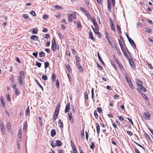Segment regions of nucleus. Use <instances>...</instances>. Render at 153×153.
<instances>
[{
    "label": "nucleus",
    "mask_w": 153,
    "mask_h": 153,
    "mask_svg": "<svg viewBox=\"0 0 153 153\" xmlns=\"http://www.w3.org/2000/svg\"><path fill=\"white\" fill-rule=\"evenodd\" d=\"M62 145V143L59 140H56L55 141V143L53 141H52L51 143V145L53 148H54L56 146H60Z\"/></svg>",
    "instance_id": "obj_1"
},
{
    "label": "nucleus",
    "mask_w": 153,
    "mask_h": 153,
    "mask_svg": "<svg viewBox=\"0 0 153 153\" xmlns=\"http://www.w3.org/2000/svg\"><path fill=\"white\" fill-rule=\"evenodd\" d=\"M128 60L129 62V63L131 67L133 69L135 68V66L132 59V58H131L130 57V58H129L128 59Z\"/></svg>",
    "instance_id": "obj_2"
},
{
    "label": "nucleus",
    "mask_w": 153,
    "mask_h": 153,
    "mask_svg": "<svg viewBox=\"0 0 153 153\" xmlns=\"http://www.w3.org/2000/svg\"><path fill=\"white\" fill-rule=\"evenodd\" d=\"M143 116L146 120H150L151 115L148 112H145Z\"/></svg>",
    "instance_id": "obj_3"
},
{
    "label": "nucleus",
    "mask_w": 153,
    "mask_h": 153,
    "mask_svg": "<svg viewBox=\"0 0 153 153\" xmlns=\"http://www.w3.org/2000/svg\"><path fill=\"white\" fill-rule=\"evenodd\" d=\"M0 127L2 133L3 134H4L5 132V129L4 127L3 124L1 122L0 123Z\"/></svg>",
    "instance_id": "obj_4"
},
{
    "label": "nucleus",
    "mask_w": 153,
    "mask_h": 153,
    "mask_svg": "<svg viewBox=\"0 0 153 153\" xmlns=\"http://www.w3.org/2000/svg\"><path fill=\"white\" fill-rule=\"evenodd\" d=\"M70 104L69 103H68L66 105V108L65 111V113H66L68 112L70 109Z\"/></svg>",
    "instance_id": "obj_5"
},
{
    "label": "nucleus",
    "mask_w": 153,
    "mask_h": 153,
    "mask_svg": "<svg viewBox=\"0 0 153 153\" xmlns=\"http://www.w3.org/2000/svg\"><path fill=\"white\" fill-rule=\"evenodd\" d=\"M61 104L59 102L57 104L56 108H55V112H58L59 113V111L60 109V106Z\"/></svg>",
    "instance_id": "obj_6"
},
{
    "label": "nucleus",
    "mask_w": 153,
    "mask_h": 153,
    "mask_svg": "<svg viewBox=\"0 0 153 153\" xmlns=\"http://www.w3.org/2000/svg\"><path fill=\"white\" fill-rule=\"evenodd\" d=\"M96 129L97 130V134L99 135V133L100 132V127L99 124L98 123H96Z\"/></svg>",
    "instance_id": "obj_7"
},
{
    "label": "nucleus",
    "mask_w": 153,
    "mask_h": 153,
    "mask_svg": "<svg viewBox=\"0 0 153 153\" xmlns=\"http://www.w3.org/2000/svg\"><path fill=\"white\" fill-rule=\"evenodd\" d=\"M59 113L58 112H54V114L53 115V121H54L56 120V118H57L59 114Z\"/></svg>",
    "instance_id": "obj_8"
},
{
    "label": "nucleus",
    "mask_w": 153,
    "mask_h": 153,
    "mask_svg": "<svg viewBox=\"0 0 153 153\" xmlns=\"http://www.w3.org/2000/svg\"><path fill=\"white\" fill-rule=\"evenodd\" d=\"M75 59L76 65L80 64L79 62L80 60V58L78 56H75Z\"/></svg>",
    "instance_id": "obj_9"
},
{
    "label": "nucleus",
    "mask_w": 153,
    "mask_h": 153,
    "mask_svg": "<svg viewBox=\"0 0 153 153\" xmlns=\"http://www.w3.org/2000/svg\"><path fill=\"white\" fill-rule=\"evenodd\" d=\"M22 132V128H19V130H18V137L20 138H21Z\"/></svg>",
    "instance_id": "obj_10"
},
{
    "label": "nucleus",
    "mask_w": 153,
    "mask_h": 153,
    "mask_svg": "<svg viewBox=\"0 0 153 153\" xmlns=\"http://www.w3.org/2000/svg\"><path fill=\"white\" fill-rule=\"evenodd\" d=\"M128 41L132 46H133L135 48H136V46L133 40L131 39H130L129 40H128Z\"/></svg>",
    "instance_id": "obj_11"
},
{
    "label": "nucleus",
    "mask_w": 153,
    "mask_h": 153,
    "mask_svg": "<svg viewBox=\"0 0 153 153\" xmlns=\"http://www.w3.org/2000/svg\"><path fill=\"white\" fill-rule=\"evenodd\" d=\"M89 38L91 39L93 41H95V39L93 36V34L90 31L89 32Z\"/></svg>",
    "instance_id": "obj_12"
},
{
    "label": "nucleus",
    "mask_w": 153,
    "mask_h": 153,
    "mask_svg": "<svg viewBox=\"0 0 153 153\" xmlns=\"http://www.w3.org/2000/svg\"><path fill=\"white\" fill-rule=\"evenodd\" d=\"M135 81L136 82V83L138 87L142 84V82L140 81L139 79H136Z\"/></svg>",
    "instance_id": "obj_13"
},
{
    "label": "nucleus",
    "mask_w": 153,
    "mask_h": 153,
    "mask_svg": "<svg viewBox=\"0 0 153 153\" xmlns=\"http://www.w3.org/2000/svg\"><path fill=\"white\" fill-rule=\"evenodd\" d=\"M108 10L109 11V12L111 11V4L110 2V0H108Z\"/></svg>",
    "instance_id": "obj_14"
},
{
    "label": "nucleus",
    "mask_w": 153,
    "mask_h": 153,
    "mask_svg": "<svg viewBox=\"0 0 153 153\" xmlns=\"http://www.w3.org/2000/svg\"><path fill=\"white\" fill-rule=\"evenodd\" d=\"M92 22H93V23L94 24V25L95 27L96 28H98V26L97 25V22L96 21L95 19H92Z\"/></svg>",
    "instance_id": "obj_15"
},
{
    "label": "nucleus",
    "mask_w": 153,
    "mask_h": 153,
    "mask_svg": "<svg viewBox=\"0 0 153 153\" xmlns=\"http://www.w3.org/2000/svg\"><path fill=\"white\" fill-rule=\"evenodd\" d=\"M27 123L26 122H25L24 123V125H23V131L26 132V131H27Z\"/></svg>",
    "instance_id": "obj_16"
},
{
    "label": "nucleus",
    "mask_w": 153,
    "mask_h": 153,
    "mask_svg": "<svg viewBox=\"0 0 153 153\" xmlns=\"http://www.w3.org/2000/svg\"><path fill=\"white\" fill-rule=\"evenodd\" d=\"M38 37L36 35H32L30 37V38L31 39L33 40H37L38 39Z\"/></svg>",
    "instance_id": "obj_17"
},
{
    "label": "nucleus",
    "mask_w": 153,
    "mask_h": 153,
    "mask_svg": "<svg viewBox=\"0 0 153 153\" xmlns=\"http://www.w3.org/2000/svg\"><path fill=\"white\" fill-rule=\"evenodd\" d=\"M18 79L20 85H22V76L20 75V76L18 77Z\"/></svg>",
    "instance_id": "obj_18"
},
{
    "label": "nucleus",
    "mask_w": 153,
    "mask_h": 153,
    "mask_svg": "<svg viewBox=\"0 0 153 153\" xmlns=\"http://www.w3.org/2000/svg\"><path fill=\"white\" fill-rule=\"evenodd\" d=\"M72 14H69L68 15V21L71 22L73 21Z\"/></svg>",
    "instance_id": "obj_19"
},
{
    "label": "nucleus",
    "mask_w": 153,
    "mask_h": 153,
    "mask_svg": "<svg viewBox=\"0 0 153 153\" xmlns=\"http://www.w3.org/2000/svg\"><path fill=\"white\" fill-rule=\"evenodd\" d=\"M125 78H126V80L127 82L128 83H129L130 82H131V79L128 76L126 75L125 76Z\"/></svg>",
    "instance_id": "obj_20"
},
{
    "label": "nucleus",
    "mask_w": 153,
    "mask_h": 153,
    "mask_svg": "<svg viewBox=\"0 0 153 153\" xmlns=\"http://www.w3.org/2000/svg\"><path fill=\"white\" fill-rule=\"evenodd\" d=\"M97 56L99 60L103 64V65H105V64L104 62L102 61V58L101 57V56L100 55L99 52H97Z\"/></svg>",
    "instance_id": "obj_21"
},
{
    "label": "nucleus",
    "mask_w": 153,
    "mask_h": 153,
    "mask_svg": "<svg viewBox=\"0 0 153 153\" xmlns=\"http://www.w3.org/2000/svg\"><path fill=\"white\" fill-rule=\"evenodd\" d=\"M56 133V131L54 129L52 130L51 132V134L52 137H54L55 136Z\"/></svg>",
    "instance_id": "obj_22"
},
{
    "label": "nucleus",
    "mask_w": 153,
    "mask_h": 153,
    "mask_svg": "<svg viewBox=\"0 0 153 153\" xmlns=\"http://www.w3.org/2000/svg\"><path fill=\"white\" fill-rule=\"evenodd\" d=\"M141 90H142V91L144 92H146V89L142 85H140L138 87Z\"/></svg>",
    "instance_id": "obj_23"
},
{
    "label": "nucleus",
    "mask_w": 153,
    "mask_h": 153,
    "mask_svg": "<svg viewBox=\"0 0 153 153\" xmlns=\"http://www.w3.org/2000/svg\"><path fill=\"white\" fill-rule=\"evenodd\" d=\"M59 126L60 128H63V123L62 122L61 120L60 119L58 121Z\"/></svg>",
    "instance_id": "obj_24"
},
{
    "label": "nucleus",
    "mask_w": 153,
    "mask_h": 153,
    "mask_svg": "<svg viewBox=\"0 0 153 153\" xmlns=\"http://www.w3.org/2000/svg\"><path fill=\"white\" fill-rule=\"evenodd\" d=\"M68 115L69 120L71 122H72L73 121V119H72V116L71 113L68 114Z\"/></svg>",
    "instance_id": "obj_25"
},
{
    "label": "nucleus",
    "mask_w": 153,
    "mask_h": 153,
    "mask_svg": "<svg viewBox=\"0 0 153 153\" xmlns=\"http://www.w3.org/2000/svg\"><path fill=\"white\" fill-rule=\"evenodd\" d=\"M39 55L40 57H43L45 56V53L43 52H41L39 53Z\"/></svg>",
    "instance_id": "obj_26"
},
{
    "label": "nucleus",
    "mask_w": 153,
    "mask_h": 153,
    "mask_svg": "<svg viewBox=\"0 0 153 153\" xmlns=\"http://www.w3.org/2000/svg\"><path fill=\"white\" fill-rule=\"evenodd\" d=\"M77 66L80 72L83 71V69L80 64L77 65Z\"/></svg>",
    "instance_id": "obj_27"
},
{
    "label": "nucleus",
    "mask_w": 153,
    "mask_h": 153,
    "mask_svg": "<svg viewBox=\"0 0 153 153\" xmlns=\"http://www.w3.org/2000/svg\"><path fill=\"white\" fill-rule=\"evenodd\" d=\"M123 50H122V51L123 53V54H124V55L125 56L126 58H127L128 59V55H127V54L126 50H125L124 49H123Z\"/></svg>",
    "instance_id": "obj_28"
},
{
    "label": "nucleus",
    "mask_w": 153,
    "mask_h": 153,
    "mask_svg": "<svg viewBox=\"0 0 153 153\" xmlns=\"http://www.w3.org/2000/svg\"><path fill=\"white\" fill-rule=\"evenodd\" d=\"M84 97L85 100H88V93L87 91H85L84 93Z\"/></svg>",
    "instance_id": "obj_29"
},
{
    "label": "nucleus",
    "mask_w": 153,
    "mask_h": 153,
    "mask_svg": "<svg viewBox=\"0 0 153 153\" xmlns=\"http://www.w3.org/2000/svg\"><path fill=\"white\" fill-rule=\"evenodd\" d=\"M118 41L119 43V45L120 46V48L123 51V49H124V48L122 42H121L120 41V40L119 39H118Z\"/></svg>",
    "instance_id": "obj_30"
},
{
    "label": "nucleus",
    "mask_w": 153,
    "mask_h": 153,
    "mask_svg": "<svg viewBox=\"0 0 153 153\" xmlns=\"http://www.w3.org/2000/svg\"><path fill=\"white\" fill-rule=\"evenodd\" d=\"M47 77L46 75H43L42 76V79L43 80L46 81L47 80Z\"/></svg>",
    "instance_id": "obj_31"
},
{
    "label": "nucleus",
    "mask_w": 153,
    "mask_h": 153,
    "mask_svg": "<svg viewBox=\"0 0 153 153\" xmlns=\"http://www.w3.org/2000/svg\"><path fill=\"white\" fill-rule=\"evenodd\" d=\"M11 125L10 123H7L6 124V127L8 129H10L11 128Z\"/></svg>",
    "instance_id": "obj_32"
},
{
    "label": "nucleus",
    "mask_w": 153,
    "mask_h": 153,
    "mask_svg": "<svg viewBox=\"0 0 153 153\" xmlns=\"http://www.w3.org/2000/svg\"><path fill=\"white\" fill-rule=\"evenodd\" d=\"M15 95L16 96L19 95L20 94V92L18 91V88L16 89L15 90Z\"/></svg>",
    "instance_id": "obj_33"
},
{
    "label": "nucleus",
    "mask_w": 153,
    "mask_h": 153,
    "mask_svg": "<svg viewBox=\"0 0 153 153\" xmlns=\"http://www.w3.org/2000/svg\"><path fill=\"white\" fill-rule=\"evenodd\" d=\"M95 146L94 142H91V145L90 146V148L92 149H93L94 148V146Z\"/></svg>",
    "instance_id": "obj_34"
},
{
    "label": "nucleus",
    "mask_w": 153,
    "mask_h": 153,
    "mask_svg": "<svg viewBox=\"0 0 153 153\" xmlns=\"http://www.w3.org/2000/svg\"><path fill=\"white\" fill-rule=\"evenodd\" d=\"M30 111V109L29 108V106L27 108L26 111H25V114L26 115H28L29 114V112Z\"/></svg>",
    "instance_id": "obj_35"
},
{
    "label": "nucleus",
    "mask_w": 153,
    "mask_h": 153,
    "mask_svg": "<svg viewBox=\"0 0 153 153\" xmlns=\"http://www.w3.org/2000/svg\"><path fill=\"white\" fill-rule=\"evenodd\" d=\"M54 7H55L56 8H57L58 9H63V7L60 6H59L58 5H56L55 6H54Z\"/></svg>",
    "instance_id": "obj_36"
},
{
    "label": "nucleus",
    "mask_w": 153,
    "mask_h": 153,
    "mask_svg": "<svg viewBox=\"0 0 153 153\" xmlns=\"http://www.w3.org/2000/svg\"><path fill=\"white\" fill-rule=\"evenodd\" d=\"M45 68H46L49 66V63L48 62H45L44 63Z\"/></svg>",
    "instance_id": "obj_37"
},
{
    "label": "nucleus",
    "mask_w": 153,
    "mask_h": 153,
    "mask_svg": "<svg viewBox=\"0 0 153 153\" xmlns=\"http://www.w3.org/2000/svg\"><path fill=\"white\" fill-rule=\"evenodd\" d=\"M71 143L73 150L74 149H76L75 146V144H74L73 142L72 141H71Z\"/></svg>",
    "instance_id": "obj_38"
},
{
    "label": "nucleus",
    "mask_w": 153,
    "mask_h": 153,
    "mask_svg": "<svg viewBox=\"0 0 153 153\" xmlns=\"http://www.w3.org/2000/svg\"><path fill=\"white\" fill-rule=\"evenodd\" d=\"M145 137L147 139V140H150V138L149 136L146 133L145 134Z\"/></svg>",
    "instance_id": "obj_39"
},
{
    "label": "nucleus",
    "mask_w": 153,
    "mask_h": 153,
    "mask_svg": "<svg viewBox=\"0 0 153 153\" xmlns=\"http://www.w3.org/2000/svg\"><path fill=\"white\" fill-rule=\"evenodd\" d=\"M97 67L100 68V70H103V68L101 65H100L99 64L97 63Z\"/></svg>",
    "instance_id": "obj_40"
},
{
    "label": "nucleus",
    "mask_w": 153,
    "mask_h": 153,
    "mask_svg": "<svg viewBox=\"0 0 153 153\" xmlns=\"http://www.w3.org/2000/svg\"><path fill=\"white\" fill-rule=\"evenodd\" d=\"M56 76H55V74H52V80L53 82H54Z\"/></svg>",
    "instance_id": "obj_41"
},
{
    "label": "nucleus",
    "mask_w": 153,
    "mask_h": 153,
    "mask_svg": "<svg viewBox=\"0 0 153 153\" xmlns=\"http://www.w3.org/2000/svg\"><path fill=\"white\" fill-rule=\"evenodd\" d=\"M35 52H34L32 54L35 57L37 58V54H38V51H35Z\"/></svg>",
    "instance_id": "obj_42"
},
{
    "label": "nucleus",
    "mask_w": 153,
    "mask_h": 153,
    "mask_svg": "<svg viewBox=\"0 0 153 153\" xmlns=\"http://www.w3.org/2000/svg\"><path fill=\"white\" fill-rule=\"evenodd\" d=\"M81 135L82 136V139H84L85 138V135H84V129H83L82 130L81 132Z\"/></svg>",
    "instance_id": "obj_43"
},
{
    "label": "nucleus",
    "mask_w": 153,
    "mask_h": 153,
    "mask_svg": "<svg viewBox=\"0 0 153 153\" xmlns=\"http://www.w3.org/2000/svg\"><path fill=\"white\" fill-rule=\"evenodd\" d=\"M94 114L95 118L97 119V118L98 117V115L97 114V111H94Z\"/></svg>",
    "instance_id": "obj_44"
},
{
    "label": "nucleus",
    "mask_w": 153,
    "mask_h": 153,
    "mask_svg": "<svg viewBox=\"0 0 153 153\" xmlns=\"http://www.w3.org/2000/svg\"><path fill=\"white\" fill-rule=\"evenodd\" d=\"M36 65L38 68H40L41 67V64L40 63L36 62Z\"/></svg>",
    "instance_id": "obj_45"
},
{
    "label": "nucleus",
    "mask_w": 153,
    "mask_h": 153,
    "mask_svg": "<svg viewBox=\"0 0 153 153\" xmlns=\"http://www.w3.org/2000/svg\"><path fill=\"white\" fill-rule=\"evenodd\" d=\"M32 33L33 34H36L37 33V29H33Z\"/></svg>",
    "instance_id": "obj_46"
},
{
    "label": "nucleus",
    "mask_w": 153,
    "mask_h": 153,
    "mask_svg": "<svg viewBox=\"0 0 153 153\" xmlns=\"http://www.w3.org/2000/svg\"><path fill=\"white\" fill-rule=\"evenodd\" d=\"M134 143H136L137 145L138 146H140V147L143 148L144 150H145V148L144 147H143L141 145H140L139 144L137 143V142H135L134 141Z\"/></svg>",
    "instance_id": "obj_47"
},
{
    "label": "nucleus",
    "mask_w": 153,
    "mask_h": 153,
    "mask_svg": "<svg viewBox=\"0 0 153 153\" xmlns=\"http://www.w3.org/2000/svg\"><path fill=\"white\" fill-rule=\"evenodd\" d=\"M76 24H77V27L78 28H81V23L80 22H76Z\"/></svg>",
    "instance_id": "obj_48"
},
{
    "label": "nucleus",
    "mask_w": 153,
    "mask_h": 153,
    "mask_svg": "<svg viewBox=\"0 0 153 153\" xmlns=\"http://www.w3.org/2000/svg\"><path fill=\"white\" fill-rule=\"evenodd\" d=\"M112 65L113 66V67H114V68L116 69L117 70V67L116 65L115 64V63L113 62H112L111 63Z\"/></svg>",
    "instance_id": "obj_49"
},
{
    "label": "nucleus",
    "mask_w": 153,
    "mask_h": 153,
    "mask_svg": "<svg viewBox=\"0 0 153 153\" xmlns=\"http://www.w3.org/2000/svg\"><path fill=\"white\" fill-rule=\"evenodd\" d=\"M105 35L106 39L107 38H109V37H110V36H109V33H107L106 32H105Z\"/></svg>",
    "instance_id": "obj_50"
},
{
    "label": "nucleus",
    "mask_w": 153,
    "mask_h": 153,
    "mask_svg": "<svg viewBox=\"0 0 153 153\" xmlns=\"http://www.w3.org/2000/svg\"><path fill=\"white\" fill-rule=\"evenodd\" d=\"M30 13V14L33 16H36V13L34 11H32Z\"/></svg>",
    "instance_id": "obj_51"
},
{
    "label": "nucleus",
    "mask_w": 153,
    "mask_h": 153,
    "mask_svg": "<svg viewBox=\"0 0 153 153\" xmlns=\"http://www.w3.org/2000/svg\"><path fill=\"white\" fill-rule=\"evenodd\" d=\"M117 29L118 30V31L119 32V33H121V28H120V27H119V25H117Z\"/></svg>",
    "instance_id": "obj_52"
},
{
    "label": "nucleus",
    "mask_w": 153,
    "mask_h": 153,
    "mask_svg": "<svg viewBox=\"0 0 153 153\" xmlns=\"http://www.w3.org/2000/svg\"><path fill=\"white\" fill-rule=\"evenodd\" d=\"M23 17L26 19H27L28 18V16L27 14H24L23 15Z\"/></svg>",
    "instance_id": "obj_53"
},
{
    "label": "nucleus",
    "mask_w": 153,
    "mask_h": 153,
    "mask_svg": "<svg viewBox=\"0 0 153 153\" xmlns=\"http://www.w3.org/2000/svg\"><path fill=\"white\" fill-rule=\"evenodd\" d=\"M127 52L129 55V56H128V59L129 58H130V57L131 58H132L131 54L130 52L128 50L127 51Z\"/></svg>",
    "instance_id": "obj_54"
},
{
    "label": "nucleus",
    "mask_w": 153,
    "mask_h": 153,
    "mask_svg": "<svg viewBox=\"0 0 153 153\" xmlns=\"http://www.w3.org/2000/svg\"><path fill=\"white\" fill-rule=\"evenodd\" d=\"M56 87L57 88H58L59 87V81L58 79H57L56 81Z\"/></svg>",
    "instance_id": "obj_55"
},
{
    "label": "nucleus",
    "mask_w": 153,
    "mask_h": 153,
    "mask_svg": "<svg viewBox=\"0 0 153 153\" xmlns=\"http://www.w3.org/2000/svg\"><path fill=\"white\" fill-rule=\"evenodd\" d=\"M12 76L11 77H10V79L11 81V82H13L14 81V78H13V75H11Z\"/></svg>",
    "instance_id": "obj_56"
},
{
    "label": "nucleus",
    "mask_w": 153,
    "mask_h": 153,
    "mask_svg": "<svg viewBox=\"0 0 153 153\" xmlns=\"http://www.w3.org/2000/svg\"><path fill=\"white\" fill-rule=\"evenodd\" d=\"M66 68L69 71H71V68L69 65H67L66 66Z\"/></svg>",
    "instance_id": "obj_57"
},
{
    "label": "nucleus",
    "mask_w": 153,
    "mask_h": 153,
    "mask_svg": "<svg viewBox=\"0 0 153 153\" xmlns=\"http://www.w3.org/2000/svg\"><path fill=\"white\" fill-rule=\"evenodd\" d=\"M38 85L41 88L42 90L43 91V87L38 82L37 83Z\"/></svg>",
    "instance_id": "obj_58"
},
{
    "label": "nucleus",
    "mask_w": 153,
    "mask_h": 153,
    "mask_svg": "<svg viewBox=\"0 0 153 153\" xmlns=\"http://www.w3.org/2000/svg\"><path fill=\"white\" fill-rule=\"evenodd\" d=\"M7 98L8 100L9 101H10L11 100L10 98V97L9 94H7Z\"/></svg>",
    "instance_id": "obj_59"
},
{
    "label": "nucleus",
    "mask_w": 153,
    "mask_h": 153,
    "mask_svg": "<svg viewBox=\"0 0 153 153\" xmlns=\"http://www.w3.org/2000/svg\"><path fill=\"white\" fill-rule=\"evenodd\" d=\"M97 110L99 113H101L102 112V110L101 108L100 107H98L97 108Z\"/></svg>",
    "instance_id": "obj_60"
},
{
    "label": "nucleus",
    "mask_w": 153,
    "mask_h": 153,
    "mask_svg": "<svg viewBox=\"0 0 153 153\" xmlns=\"http://www.w3.org/2000/svg\"><path fill=\"white\" fill-rule=\"evenodd\" d=\"M129 85H130V86L131 87V88L132 89H134V87L133 86V84L131 82H130L129 83H128Z\"/></svg>",
    "instance_id": "obj_61"
},
{
    "label": "nucleus",
    "mask_w": 153,
    "mask_h": 153,
    "mask_svg": "<svg viewBox=\"0 0 153 153\" xmlns=\"http://www.w3.org/2000/svg\"><path fill=\"white\" fill-rule=\"evenodd\" d=\"M58 35L61 39H63V36L61 35L60 33H58Z\"/></svg>",
    "instance_id": "obj_62"
},
{
    "label": "nucleus",
    "mask_w": 153,
    "mask_h": 153,
    "mask_svg": "<svg viewBox=\"0 0 153 153\" xmlns=\"http://www.w3.org/2000/svg\"><path fill=\"white\" fill-rule=\"evenodd\" d=\"M147 64L148 66L150 67L151 69H153V67H152L151 64L147 63Z\"/></svg>",
    "instance_id": "obj_63"
},
{
    "label": "nucleus",
    "mask_w": 153,
    "mask_h": 153,
    "mask_svg": "<svg viewBox=\"0 0 153 153\" xmlns=\"http://www.w3.org/2000/svg\"><path fill=\"white\" fill-rule=\"evenodd\" d=\"M134 150L136 152V153H140V152L138 151V149H137L135 147L134 149Z\"/></svg>",
    "instance_id": "obj_64"
}]
</instances>
